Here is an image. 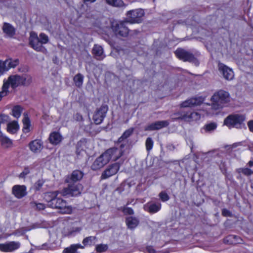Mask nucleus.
<instances>
[{"instance_id":"ea45409f","label":"nucleus","mask_w":253,"mask_h":253,"mask_svg":"<svg viewBox=\"0 0 253 253\" xmlns=\"http://www.w3.org/2000/svg\"><path fill=\"white\" fill-rule=\"evenodd\" d=\"M237 171L238 173H243L246 176H250L253 174V171L249 168H240Z\"/></svg>"},{"instance_id":"b1692460","label":"nucleus","mask_w":253,"mask_h":253,"mask_svg":"<svg viewBox=\"0 0 253 253\" xmlns=\"http://www.w3.org/2000/svg\"><path fill=\"white\" fill-rule=\"evenodd\" d=\"M48 140L52 144L57 145L61 142L62 136L60 133L54 131L50 134Z\"/></svg>"},{"instance_id":"c85d7f7f","label":"nucleus","mask_w":253,"mask_h":253,"mask_svg":"<svg viewBox=\"0 0 253 253\" xmlns=\"http://www.w3.org/2000/svg\"><path fill=\"white\" fill-rule=\"evenodd\" d=\"M224 242L229 244H237L241 243L242 239L238 236L230 235L224 239Z\"/></svg>"},{"instance_id":"bf43d9fd","label":"nucleus","mask_w":253,"mask_h":253,"mask_svg":"<svg viewBox=\"0 0 253 253\" xmlns=\"http://www.w3.org/2000/svg\"><path fill=\"white\" fill-rule=\"evenodd\" d=\"M12 234L17 235V236H19V235H23V233H21L19 231H16L14 232V233H13Z\"/></svg>"},{"instance_id":"393cba45","label":"nucleus","mask_w":253,"mask_h":253,"mask_svg":"<svg viewBox=\"0 0 253 253\" xmlns=\"http://www.w3.org/2000/svg\"><path fill=\"white\" fill-rule=\"evenodd\" d=\"M92 53L96 59L102 60L105 57L103 54V49L102 46L98 44H95L92 48Z\"/></svg>"},{"instance_id":"58836bf2","label":"nucleus","mask_w":253,"mask_h":253,"mask_svg":"<svg viewBox=\"0 0 253 253\" xmlns=\"http://www.w3.org/2000/svg\"><path fill=\"white\" fill-rule=\"evenodd\" d=\"M216 126H217L215 123H211L206 125L203 128V130H204L205 132H210L214 130L216 128Z\"/></svg>"},{"instance_id":"9b49d317","label":"nucleus","mask_w":253,"mask_h":253,"mask_svg":"<svg viewBox=\"0 0 253 253\" xmlns=\"http://www.w3.org/2000/svg\"><path fill=\"white\" fill-rule=\"evenodd\" d=\"M218 69L225 80L231 81L233 79L234 74L231 68L223 63H219L218 64Z\"/></svg>"},{"instance_id":"4c0bfd02","label":"nucleus","mask_w":253,"mask_h":253,"mask_svg":"<svg viewBox=\"0 0 253 253\" xmlns=\"http://www.w3.org/2000/svg\"><path fill=\"white\" fill-rule=\"evenodd\" d=\"M134 131L133 128H129L126 130L122 134V135L119 138V141L121 142L124 139L127 138L129 137L133 133Z\"/></svg>"},{"instance_id":"1a4fd4ad","label":"nucleus","mask_w":253,"mask_h":253,"mask_svg":"<svg viewBox=\"0 0 253 253\" xmlns=\"http://www.w3.org/2000/svg\"><path fill=\"white\" fill-rule=\"evenodd\" d=\"M123 153L121 149L112 147L107 149L102 154L109 163L110 160L116 161L119 159L123 155Z\"/></svg>"},{"instance_id":"a19ab883","label":"nucleus","mask_w":253,"mask_h":253,"mask_svg":"<svg viewBox=\"0 0 253 253\" xmlns=\"http://www.w3.org/2000/svg\"><path fill=\"white\" fill-rule=\"evenodd\" d=\"M31 206L33 208H36L38 210H42L45 208L44 204L40 203H37V202H33L31 203Z\"/></svg>"},{"instance_id":"f03ea898","label":"nucleus","mask_w":253,"mask_h":253,"mask_svg":"<svg viewBox=\"0 0 253 253\" xmlns=\"http://www.w3.org/2000/svg\"><path fill=\"white\" fill-rule=\"evenodd\" d=\"M211 100V108L214 110H218L229 102L230 94L227 91L221 89L213 94Z\"/></svg>"},{"instance_id":"423d86ee","label":"nucleus","mask_w":253,"mask_h":253,"mask_svg":"<svg viewBox=\"0 0 253 253\" xmlns=\"http://www.w3.org/2000/svg\"><path fill=\"white\" fill-rule=\"evenodd\" d=\"M83 189L81 184H69L68 187L62 190L61 194L64 196H77L81 194Z\"/></svg>"},{"instance_id":"6e6552de","label":"nucleus","mask_w":253,"mask_h":253,"mask_svg":"<svg viewBox=\"0 0 253 253\" xmlns=\"http://www.w3.org/2000/svg\"><path fill=\"white\" fill-rule=\"evenodd\" d=\"M144 15V12L142 9L130 10L127 12V21L131 24L140 23Z\"/></svg>"},{"instance_id":"20e7f679","label":"nucleus","mask_w":253,"mask_h":253,"mask_svg":"<svg viewBox=\"0 0 253 253\" xmlns=\"http://www.w3.org/2000/svg\"><path fill=\"white\" fill-rule=\"evenodd\" d=\"M126 22L115 21L112 23L111 29L117 37H126L129 33V30L126 26Z\"/></svg>"},{"instance_id":"bb28decb","label":"nucleus","mask_w":253,"mask_h":253,"mask_svg":"<svg viewBox=\"0 0 253 253\" xmlns=\"http://www.w3.org/2000/svg\"><path fill=\"white\" fill-rule=\"evenodd\" d=\"M0 142L2 147L4 148H9L13 145L12 140L4 135L2 132H0Z\"/></svg>"},{"instance_id":"5fc2aeb1","label":"nucleus","mask_w":253,"mask_h":253,"mask_svg":"<svg viewBox=\"0 0 253 253\" xmlns=\"http://www.w3.org/2000/svg\"><path fill=\"white\" fill-rule=\"evenodd\" d=\"M146 250L148 253H156L155 250L152 246H147Z\"/></svg>"},{"instance_id":"680f3d73","label":"nucleus","mask_w":253,"mask_h":253,"mask_svg":"<svg viewBox=\"0 0 253 253\" xmlns=\"http://www.w3.org/2000/svg\"><path fill=\"white\" fill-rule=\"evenodd\" d=\"M84 2H93L96 1V0H83Z\"/></svg>"},{"instance_id":"39448f33","label":"nucleus","mask_w":253,"mask_h":253,"mask_svg":"<svg viewBox=\"0 0 253 253\" xmlns=\"http://www.w3.org/2000/svg\"><path fill=\"white\" fill-rule=\"evenodd\" d=\"M245 120V117L243 115H232L227 117L224 121V124L229 128L241 127Z\"/></svg>"},{"instance_id":"72a5a7b5","label":"nucleus","mask_w":253,"mask_h":253,"mask_svg":"<svg viewBox=\"0 0 253 253\" xmlns=\"http://www.w3.org/2000/svg\"><path fill=\"white\" fill-rule=\"evenodd\" d=\"M84 77L81 73L77 74L73 78L74 82L76 86L81 87L83 84Z\"/></svg>"},{"instance_id":"f704fd0d","label":"nucleus","mask_w":253,"mask_h":253,"mask_svg":"<svg viewBox=\"0 0 253 253\" xmlns=\"http://www.w3.org/2000/svg\"><path fill=\"white\" fill-rule=\"evenodd\" d=\"M97 240L95 236H88L84 239L83 244L84 246H91L95 244Z\"/></svg>"},{"instance_id":"473e14b6","label":"nucleus","mask_w":253,"mask_h":253,"mask_svg":"<svg viewBox=\"0 0 253 253\" xmlns=\"http://www.w3.org/2000/svg\"><path fill=\"white\" fill-rule=\"evenodd\" d=\"M23 131L24 133H28L30 131L31 122L28 117L24 115V117L23 119Z\"/></svg>"},{"instance_id":"7ed1b4c3","label":"nucleus","mask_w":253,"mask_h":253,"mask_svg":"<svg viewBox=\"0 0 253 253\" xmlns=\"http://www.w3.org/2000/svg\"><path fill=\"white\" fill-rule=\"evenodd\" d=\"M50 207L59 209L61 210L60 212L64 214H70L72 211V207L67 205L66 201L57 196L52 200Z\"/></svg>"},{"instance_id":"7c9ffc66","label":"nucleus","mask_w":253,"mask_h":253,"mask_svg":"<svg viewBox=\"0 0 253 253\" xmlns=\"http://www.w3.org/2000/svg\"><path fill=\"white\" fill-rule=\"evenodd\" d=\"M58 192L55 191L54 192H47L44 194V200L48 203V206L50 207L52 200L55 199V197L57 196Z\"/></svg>"},{"instance_id":"13d9d810","label":"nucleus","mask_w":253,"mask_h":253,"mask_svg":"<svg viewBox=\"0 0 253 253\" xmlns=\"http://www.w3.org/2000/svg\"><path fill=\"white\" fill-rule=\"evenodd\" d=\"M248 127L252 132H253V121H250L248 123Z\"/></svg>"},{"instance_id":"2eb2a0df","label":"nucleus","mask_w":253,"mask_h":253,"mask_svg":"<svg viewBox=\"0 0 253 253\" xmlns=\"http://www.w3.org/2000/svg\"><path fill=\"white\" fill-rule=\"evenodd\" d=\"M120 167V165L117 163L109 166L102 173L101 178L106 179L115 174L119 170Z\"/></svg>"},{"instance_id":"c9c22d12","label":"nucleus","mask_w":253,"mask_h":253,"mask_svg":"<svg viewBox=\"0 0 253 253\" xmlns=\"http://www.w3.org/2000/svg\"><path fill=\"white\" fill-rule=\"evenodd\" d=\"M22 111V108L21 106L17 105L14 106L12 110V115L13 117L18 118L20 117Z\"/></svg>"},{"instance_id":"c756f323","label":"nucleus","mask_w":253,"mask_h":253,"mask_svg":"<svg viewBox=\"0 0 253 253\" xmlns=\"http://www.w3.org/2000/svg\"><path fill=\"white\" fill-rule=\"evenodd\" d=\"M79 248L83 249L84 247L80 244H73L69 247L65 248L63 253H78L77 250Z\"/></svg>"},{"instance_id":"412c9836","label":"nucleus","mask_w":253,"mask_h":253,"mask_svg":"<svg viewBox=\"0 0 253 253\" xmlns=\"http://www.w3.org/2000/svg\"><path fill=\"white\" fill-rule=\"evenodd\" d=\"M2 29L6 37L8 38H13L15 35V28L9 23L4 22Z\"/></svg>"},{"instance_id":"c03bdc74","label":"nucleus","mask_w":253,"mask_h":253,"mask_svg":"<svg viewBox=\"0 0 253 253\" xmlns=\"http://www.w3.org/2000/svg\"><path fill=\"white\" fill-rule=\"evenodd\" d=\"M38 37L40 39L42 44L47 43L48 42V36L44 33H41Z\"/></svg>"},{"instance_id":"f3484780","label":"nucleus","mask_w":253,"mask_h":253,"mask_svg":"<svg viewBox=\"0 0 253 253\" xmlns=\"http://www.w3.org/2000/svg\"><path fill=\"white\" fill-rule=\"evenodd\" d=\"M108 162L102 154L99 157L97 158L93 162L91 166V168L93 170H96L103 168Z\"/></svg>"},{"instance_id":"ddd939ff","label":"nucleus","mask_w":253,"mask_h":253,"mask_svg":"<svg viewBox=\"0 0 253 253\" xmlns=\"http://www.w3.org/2000/svg\"><path fill=\"white\" fill-rule=\"evenodd\" d=\"M20 245V242L15 241L0 244V251L3 252H12L19 249Z\"/></svg>"},{"instance_id":"0eeeda50","label":"nucleus","mask_w":253,"mask_h":253,"mask_svg":"<svg viewBox=\"0 0 253 253\" xmlns=\"http://www.w3.org/2000/svg\"><path fill=\"white\" fill-rule=\"evenodd\" d=\"M174 53L178 59L183 61H188L192 62L196 65H199L198 61L193 54L183 49L178 48Z\"/></svg>"},{"instance_id":"4468645a","label":"nucleus","mask_w":253,"mask_h":253,"mask_svg":"<svg viewBox=\"0 0 253 253\" xmlns=\"http://www.w3.org/2000/svg\"><path fill=\"white\" fill-rule=\"evenodd\" d=\"M29 42L32 47L37 51H41L43 47L39 38L35 32L30 33Z\"/></svg>"},{"instance_id":"3c124183","label":"nucleus","mask_w":253,"mask_h":253,"mask_svg":"<svg viewBox=\"0 0 253 253\" xmlns=\"http://www.w3.org/2000/svg\"><path fill=\"white\" fill-rule=\"evenodd\" d=\"M30 173L29 168H25L23 171L19 174L20 178H24L28 174Z\"/></svg>"},{"instance_id":"5701e85b","label":"nucleus","mask_w":253,"mask_h":253,"mask_svg":"<svg viewBox=\"0 0 253 253\" xmlns=\"http://www.w3.org/2000/svg\"><path fill=\"white\" fill-rule=\"evenodd\" d=\"M126 223L128 229H134L139 224V220L134 216H128L126 218Z\"/></svg>"},{"instance_id":"e2e57ef3","label":"nucleus","mask_w":253,"mask_h":253,"mask_svg":"<svg viewBox=\"0 0 253 253\" xmlns=\"http://www.w3.org/2000/svg\"><path fill=\"white\" fill-rule=\"evenodd\" d=\"M81 152H84V151H82V152H81V151H80V152H79V150H78V149H77V150L76 153H77V154L78 155H80V154L81 153Z\"/></svg>"},{"instance_id":"de8ad7c7","label":"nucleus","mask_w":253,"mask_h":253,"mask_svg":"<svg viewBox=\"0 0 253 253\" xmlns=\"http://www.w3.org/2000/svg\"><path fill=\"white\" fill-rule=\"evenodd\" d=\"M9 121V117L5 114H0V124H4L8 123Z\"/></svg>"},{"instance_id":"aec40b11","label":"nucleus","mask_w":253,"mask_h":253,"mask_svg":"<svg viewBox=\"0 0 253 253\" xmlns=\"http://www.w3.org/2000/svg\"><path fill=\"white\" fill-rule=\"evenodd\" d=\"M161 206L160 203H148L144 206V209L151 213H154L161 210Z\"/></svg>"},{"instance_id":"8fccbe9b","label":"nucleus","mask_w":253,"mask_h":253,"mask_svg":"<svg viewBox=\"0 0 253 253\" xmlns=\"http://www.w3.org/2000/svg\"><path fill=\"white\" fill-rule=\"evenodd\" d=\"M43 184V181L42 180H39L35 183L34 185V188L36 190L38 191L41 188Z\"/></svg>"},{"instance_id":"a18cd8bd","label":"nucleus","mask_w":253,"mask_h":253,"mask_svg":"<svg viewBox=\"0 0 253 253\" xmlns=\"http://www.w3.org/2000/svg\"><path fill=\"white\" fill-rule=\"evenodd\" d=\"M159 196L161 201L164 202L168 201L169 199V196L165 191L161 192L159 194Z\"/></svg>"},{"instance_id":"603ef678","label":"nucleus","mask_w":253,"mask_h":253,"mask_svg":"<svg viewBox=\"0 0 253 253\" xmlns=\"http://www.w3.org/2000/svg\"><path fill=\"white\" fill-rule=\"evenodd\" d=\"M74 119L75 120H76L77 121H83V117L79 113H76L75 115H74Z\"/></svg>"},{"instance_id":"6e6d98bb","label":"nucleus","mask_w":253,"mask_h":253,"mask_svg":"<svg viewBox=\"0 0 253 253\" xmlns=\"http://www.w3.org/2000/svg\"><path fill=\"white\" fill-rule=\"evenodd\" d=\"M39 249L41 250H49L50 249V247L48 244L45 243L40 246Z\"/></svg>"},{"instance_id":"9d476101","label":"nucleus","mask_w":253,"mask_h":253,"mask_svg":"<svg viewBox=\"0 0 253 253\" xmlns=\"http://www.w3.org/2000/svg\"><path fill=\"white\" fill-rule=\"evenodd\" d=\"M108 107L106 105H102L96 110L93 116V120L95 124L99 125L103 122L106 117Z\"/></svg>"},{"instance_id":"2f4dec72","label":"nucleus","mask_w":253,"mask_h":253,"mask_svg":"<svg viewBox=\"0 0 253 253\" xmlns=\"http://www.w3.org/2000/svg\"><path fill=\"white\" fill-rule=\"evenodd\" d=\"M19 128L17 121H14L7 124V130L11 133H15L19 129Z\"/></svg>"},{"instance_id":"09e8293b","label":"nucleus","mask_w":253,"mask_h":253,"mask_svg":"<svg viewBox=\"0 0 253 253\" xmlns=\"http://www.w3.org/2000/svg\"><path fill=\"white\" fill-rule=\"evenodd\" d=\"M185 113L184 112H177L176 113H174L172 116V119L173 120H182L181 116L185 115Z\"/></svg>"},{"instance_id":"4be33fe9","label":"nucleus","mask_w":253,"mask_h":253,"mask_svg":"<svg viewBox=\"0 0 253 253\" xmlns=\"http://www.w3.org/2000/svg\"><path fill=\"white\" fill-rule=\"evenodd\" d=\"M185 113V115L181 117L182 120L184 121H196L200 120L201 117V115L196 112H186Z\"/></svg>"},{"instance_id":"37998d69","label":"nucleus","mask_w":253,"mask_h":253,"mask_svg":"<svg viewBox=\"0 0 253 253\" xmlns=\"http://www.w3.org/2000/svg\"><path fill=\"white\" fill-rule=\"evenodd\" d=\"M153 141L152 140V139L150 137H148L146 140V142H145V145H146V150L148 151H150L152 148H153Z\"/></svg>"},{"instance_id":"f257e3e1","label":"nucleus","mask_w":253,"mask_h":253,"mask_svg":"<svg viewBox=\"0 0 253 253\" xmlns=\"http://www.w3.org/2000/svg\"><path fill=\"white\" fill-rule=\"evenodd\" d=\"M26 80L25 76L18 75H10L7 80H4L2 90L0 91V101L3 97L7 94L9 86L14 89L20 85L24 84Z\"/></svg>"},{"instance_id":"a878e982","label":"nucleus","mask_w":253,"mask_h":253,"mask_svg":"<svg viewBox=\"0 0 253 253\" xmlns=\"http://www.w3.org/2000/svg\"><path fill=\"white\" fill-rule=\"evenodd\" d=\"M84 175L83 173L80 170H74L73 171L70 177L66 180V181L68 183H75L76 182L83 178Z\"/></svg>"},{"instance_id":"052dcab7","label":"nucleus","mask_w":253,"mask_h":253,"mask_svg":"<svg viewBox=\"0 0 253 253\" xmlns=\"http://www.w3.org/2000/svg\"><path fill=\"white\" fill-rule=\"evenodd\" d=\"M248 165L249 167H252L253 166V161H250L248 163Z\"/></svg>"},{"instance_id":"79ce46f5","label":"nucleus","mask_w":253,"mask_h":253,"mask_svg":"<svg viewBox=\"0 0 253 253\" xmlns=\"http://www.w3.org/2000/svg\"><path fill=\"white\" fill-rule=\"evenodd\" d=\"M108 249V246L107 244H99L96 246V250L97 252L102 253L106 251Z\"/></svg>"},{"instance_id":"dca6fc26","label":"nucleus","mask_w":253,"mask_h":253,"mask_svg":"<svg viewBox=\"0 0 253 253\" xmlns=\"http://www.w3.org/2000/svg\"><path fill=\"white\" fill-rule=\"evenodd\" d=\"M169 125V122L168 121H157L146 126L144 128V130L145 131L159 130L168 126Z\"/></svg>"},{"instance_id":"864d4df0","label":"nucleus","mask_w":253,"mask_h":253,"mask_svg":"<svg viewBox=\"0 0 253 253\" xmlns=\"http://www.w3.org/2000/svg\"><path fill=\"white\" fill-rule=\"evenodd\" d=\"M222 214L224 216H230L231 215V212L229 210L223 209L222 211Z\"/></svg>"},{"instance_id":"cd10ccee","label":"nucleus","mask_w":253,"mask_h":253,"mask_svg":"<svg viewBox=\"0 0 253 253\" xmlns=\"http://www.w3.org/2000/svg\"><path fill=\"white\" fill-rule=\"evenodd\" d=\"M0 62L3 63L5 67L4 72L8 71L10 68H15L19 64V60L18 59L11 60L8 59L3 62L0 60Z\"/></svg>"},{"instance_id":"a211bd4d","label":"nucleus","mask_w":253,"mask_h":253,"mask_svg":"<svg viewBox=\"0 0 253 253\" xmlns=\"http://www.w3.org/2000/svg\"><path fill=\"white\" fill-rule=\"evenodd\" d=\"M12 191L15 197L18 199L23 198L27 194L26 187L24 185H14L12 187Z\"/></svg>"},{"instance_id":"49530a36","label":"nucleus","mask_w":253,"mask_h":253,"mask_svg":"<svg viewBox=\"0 0 253 253\" xmlns=\"http://www.w3.org/2000/svg\"><path fill=\"white\" fill-rule=\"evenodd\" d=\"M121 210L125 214L132 215L134 214V211L131 208L121 207Z\"/></svg>"},{"instance_id":"e433bc0d","label":"nucleus","mask_w":253,"mask_h":253,"mask_svg":"<svg viewBox=\"0 0 253 253\" xmlns=\"http://www.w3.org/2000/svg\"><path fill=\"white\" fill-rule=\"evenodd\" d=\"M107 3L108 4L116 6L121 7L124 5V3L122 0H105Z\"/></svg>"},{"instance_id":"f8f14e48","label":"nucleus","mask_w":253,"mask_h":253,"mask_svg":"<svg viewBox=\"0 0 253 253\" xmlns=\"http://www.w3.org/2000/svg\"><path fill=\"white\" fill-rule=\"evenodd\" d=\"M204 100L202 97L189 98L180 104V107L182 108H191L201 104Z\"/></svg>"},{"instance_id":"0e129e2a","label":"nucleus","mask_w":253,"mask_h":253,"mask_svg":"<svg viewBox=\"0 0 253 253\" xmlns=\"http://www.w3.org/2000/svg\"><path fill=\"white\" fill-rule=\"evenodd\" d=\"M2 2V0H0V3H1Z\"/></svg>"},{"instance_id":"4d7b16f0","label":"nucleus","mask_w":253,"mask_h":253,"mask_svg":"<svg viewBox=\"0 0 253 253\" xmlns=\"http://www.w3.org/2000/svg\"><path fill=\"white\" fill-rule=\"evenodd\" d=\"M5 67L3 65V63L0 62V77L3 74L4 72Z\"/></svg>"},{"instance_id":"6ab92c4d","label":"nucleus","mask_w":253,"mask_h":253,"mask_svg":"<svg viewBox=\"0 0 253 253\" xmlns=\"http://www.w3.org/2000/svg\"><path fill=\"white\" fill-rule=\"evenodd\" d=\"M30 150L34 153H40L43 148V143L40 139H35L29 144Z\"/></svg>"}]
</instances>
